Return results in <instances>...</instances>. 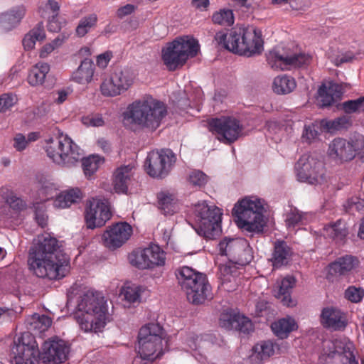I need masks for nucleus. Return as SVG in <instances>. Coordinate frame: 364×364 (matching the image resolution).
<instances>
[{
  "instance_id": "1",
  "label": "nucleus",
  "mask_w": 364,
  "mask_h": 364,
  "mask_svg": "<svg viewBox=\"0 0 364 364\" xmlns=\"http://www.w3.org/2000/svg\"><path fill=\"white\" fill-rule=\"evenodd\" d=\"M68 257L55 237L43 233L33 239L28 264L37 277L50 280L61 279L68 270Z\"/></svg>"
},
{
  "instance_id": "2",
  "label": "nucleus",
  "mask_w": 364,
  "mask_h": 364,
  "mask_svg": "<svg viewBox=\"0 0 364 364\" xmlns=\"http://www.w3.org/2000/svg\"><path fill=\"white\" fill-rule=\"evenodd\" d=\"M166 114V105L149 96L129 104L122 113V122L131 129L139 128L154 132L160 127Z\"/></svg>"
},
{
  "instance_id": "3",
  "label": "nucleus",
  "mask_w": 364,
  "mask_h": 364,
  "mask_svg": "<svg viewBox=\"0 0 364 364\" xmlns=\"http://www.w3.org/2000/svg\"><path fill=\"white\" fill-rule=\"evenodd\" d=\"M76 320L85 332L100 331L105 326L107 307L101 293L88 290L80 298Z\"/></svg>"
},
{
  "instance_id": "4",
  "label": "nucleus",
  "mask_w": 364,
  "mask_h": 364,
  "mask_svg": "<svg viewBox=\"0 0 364 364\" xmlns=\"http://www.w3.org/2000/svg\"><path fill=\"white\" fill-rule=\"evenodd\" d=\"M221 255L226 256L228 262L220 266V272L223 276V285L226 282H231V278L237 275L238 267L236 265L245 266L252 259V251L247 240L244 238L225 237L218 244Z\"/></svg>"
},
{
  "instance_id": "5",
  "label": "nucleus",
  "mask_w": 364,
  "mask_h": 364,
  "mask_svg": "<svg viewBox=\"0 0 364 364\" xmlns=\"http://www.w3.org/2000/svg\"><path fill=\"white\" fill-rule=\"evenodd\" d=\"M265 202L257 196H247L238 200L232 209V215L237 227L248 232L263 231L267 220L264 215Z\"/></svg>"
},
{
  "instance_id": "6",
  "label": "nucleus",
  "mask_w": 364,
  "mask_h": 364,
  "mask_svg": "<svg viewBox=\"0 0 364 364\" xmlns=\"http://www.w3.org/2000/svg\"><path fill=\"white\" fill-rule=\"evenodd\" d=\"M178 284L186 292L188 300L195 304L203 303L211 296L206 275L184 266L176 271Z\"/></svg>"
},
{
  "instance_id": "7",
  "label": "nucleus",
  "mask_w": 364,
  "mask_h": 364,
  "mask_svg": "<svg viewBox=\"0 0 364 364\" xmlns=\"http://www.w3.org/2000/svg\"><path fill=\"white\" fill-rule=\"evenodd\" d=\"M45 151L54 164L64 167L74 166L82 157L79 146L62 133L46 141Z\"/></svg>"
},
{
  "instance_id": "8",
  "label": "nucleus",
  "mask_w": 364,
  "mask_h": 364,
  "mask_svg": "<svg viewBox=\"0 0 364 364\" xmlns=\"http://www.w3.org/2000/svg\"><path fill=\"white\" fill-rule=\"evenodd\" d=\"M199 50L198 41L186 36L177 38L162 50V59L169 70L183 66L189 58L196 56Z\"/></svg>"
},
{
  "instance_id": "9",
  "label": "nucleus",
  "mask_w": 364,
  "mask_h": 364,
  "mask_svg": "<svg viewBox=\"0 0 364 364\" xmlns=\"http://www.w3.org/2000/svg\"><path fill=\"white\" fill-rule=\"evenodd\" d=\"M194 215L198 235L211 238L219 232L222 215L219 208L209 205L205 201L199 202L195 205Z\"/></svg>"
},
{
  "instance_id": "10",
  "label": "nucleus",
  "mask_w": 364,
  "mask_h": 364,
  "mask_svg": "<svg viewBox=\"0 0 364 364\" xmlns=\"http://www.w3.org/2000/svg\"><path fill=\"white\" fill-rule=\"evenodd\" d=\"M296 179L315 185L326 181V168L323 161L309 154L302 155L294 166Z\"/></svg>"
},
{
  "instance_id": "11",
  "label": "nucleus",
  "mask_w": 364,
  "mask_h": 364,
  "mask_svg": "<svg viewBox=\"0 0 364 364\" xmlns=\"http://www.w3.org/2000/svg\"><path fill=\"white\" fill-rule=\"evenodd\" d=\"M176 161V154L169 149L153 151L145 160L144 169L150 176L163 178L168 175Z\"/></svg>"
},
{
  "instance_id": "12",
  "label": "nucleus",
  "mask_w": 364,
  "mask_h": 364,
  "mask_svg": "<svg viewBox=\"0 0 364 364\" xmlns=\"http://www.w3.org/2000/svg\"><path fill=\"white\" fill-rule=\"evenodd\" d=\"M130 264L139 269H153L161 267L166 262V253L157 245L132 252L129 255Z\"/></svg>"
},
{
  "instance_id": "13",
  "label": "nucleus",
  "mask_w": 364,
  "mask_h": 364,
  "mask_svg": "<svg viewBox=\"0 0 364 364\" xmlns=\"http://www.w3.org/2000/svg\"><path fill=\"white\" fill-rule=\"evenodd\" d=\"M210 130L218 135L220 141L232 143L242 134V126L240 121L232 117L213 119L209 122Z\"/></svg>"
},
{
  "instance_id": "14",
  "label": "nucleus",
  "mask_w": 364,
  "mask_h": 364,
  "mask_svg": "<svg viewBox=\"0 0 364 364\" xmlns=\"http://www.w3.org/2000/svg\"><path fill=\"white\" fill-rule=\"evenodd\" d=\"M12 353V364H35L39 356L38 346L28 333L23 334L15 343Z\"/></svg>"
},
{
  "instance_id": "15",
  "label": "nucleus",
  "mask_w": 364,
  "mask_h": 364,
  "mask_svg": "<svg viewBox=\"0 0 364 364\" xmlns=\"http://www.w3.org/2000/svg\"><path fill=\"white\" fill-rule=\"evenodd\" d=\"M111 215L107 200L92 198L86 210V225L90 229L102 227L111 218Z\"/></svg>"
},
{
  "instance_id": "16",
  "label": "nucleus",
  "mask_w": 364,
  "mask_h": 364,
  "mask_svg": "<svg viewBox=\"0 0 364 364\" xmlns=\"http://www.w3.org/2000/svg\"><path fill=\"white\" fill-rule=\"evenodd\" d=\"M70 349L67 342L58 338H53L43 343L41 358L43 363H61L68 359Z\"/></svg>"
},
{
  "instance_id": "17",
  "label": "nucleus",
  "mask_w": 364,
  "mask_h": 364,
  "mask_svg": "<svg viewBox=\"0 0 364 364\" xmlns=\"http://www.w3.org/2000/svg\"><path fill=\"white\" fill-rule=\"evenodd\" d=\"M245 26H235L230 30H220L214 36L215 43L232 53L241 55Z\"/></svg>"
},
{
  "instance_id": "18",
  "label": "nucleus",
  "mask_w": 364,
  "mask_h": 364,
  "mask_svg": "<svg viewBox=\"0 0 364 364\" xmlns=\"http://www.w3.org/2000/svg\"><path fill=\"white\" fill-rule=\"evenodd\" d=\"M312 58L311 55L303 52L289 55L274 50V68H279L282 70L306 68L311 63Z\"/></svg>"
},
{
  "instance_id": "19",
  "label": "nucleus",
  "mask_w": 364,
  "mask_h": 364,
  "mask_svg": "<svg viewBox=\"0 0 364 364\" xmlns=\"http://www.w3.org/2000/svg\"><path fill=\"white\" fill-rule=\"evenodd\" d=\"M132 233V228L127 223H116L104 232V244L109 249L118 248L129 239Z\"/></svg>"
},
{
  "instance_id": "20",
  "label": "nucleus",
  "mask_w": 364,
  "mask_h": 364,
  "mask_svg": "<svg viewBox=\"0 0 364 364\" xmlns=\"http://www.w3.org/2000/svg\"><path fill=\"white\" fill-rule=\"evenodd\" d=\"M241 55L251 57L259 55L264 50L262 31L255 27H245Z\"/></svg>"
},
{
  "instance_id": "21",
  "label": "nucleus",
  "mask_w": 364,
  "mask_h": 364,
  "mask_svg": "<svg viewBox=\"0 0 364 364\" xmlns=\"http://www.w3.org/2000/svg\"><path fill=\"white\" fill-rule=\"evenodd\" d=\"M344 92L342 85L329 81L322 83L318 90V104L321 107L331 106L339 100Z\"/></svg>"
},
{
  "instance_id": "22",
  "label": "nucleus",
  "mask_w": 364,
  "mask_h": 364,
  "mask_svg": "<svg viewBox=\"0 0 364 364\" xmlns=\"http://www.w3.org/2000/svg\"><path fill=\"white\" fill-rule=\"evenodd\" d=\"M26 13V7L23 5L11 7L0 13V33H7L18 27Z\"/></svg>"
},
{
  "instance_id": "23",
  "label": "nucleus",
  "mask_w": 364,
  "mask_h": 364,
  "mask_svg": "<svg viewBox=\"0 0 364 364\" xmlns=\"http://www.w3.org/2000/svg\"><path fill=\"white\" fill-rule=\"evenodd\" d=\"M356 151L357 149L352 142L341 138L335 139L328 148V154L331 156L344 161L353 159Z\"/></svg>"
},
{
  "instance_id": "24",
  "label": "nucleus",
  "mask_w": 364,
  "mask_h": 364,
  "mask_svg": "<svg viewBox=\"0 0 364 364\" xmlns=\"http://www.w3.org/2000/svg\"><path fill=\"white\" fill-rule=\"evenodd\" d=\"M321 323L325 328L341 330L346 323L341 311L333 307L323 308L321 314Z\"/></svg>"
},
{
  "instance_id": "25",
  "label": "nucleus",
  "mask_w": 364,
  "mask_h": 364,
  "mask_svg": "<svg viewBox=\"0 0 364 364\" xmlns=\"http://www.w3.org/2000/svg\"><path fill=\"white\" fill-rule=\"evenodd\" d=\"M323 350L329 358H333L336 354H342L345 356L352 350H355V346L348 338L344 337L327 341L324 344Z\"/></svg>"
},
{
  "instance_id": "26",
  "label": "nucleus",
  "mask_w": 364,
  "mask_h": 364,
  "mask_svg": "<svg viewBox=\"0 0 364 364\" xmlns=\"http://www.w3.org/2000/svg\"><path fill=\"white\" fill-rule=\"evenodd\" d=\"M164 337L163 328L157 323H150L142 326L139 332L138 341H149L155 345L162 344Z\"/></svg>"
},
{
  "instance_id": "27",
  "label": "nucleus",
  "mask_w": 364,
  "mask_h": 364,
  "mask_svg": "<svg viewBox=\"0 0 364 364\" xmlns=\"http://www.w3.org/2000/svg\"><path fill=\"white\" fill-rule=\"evenodd\" d=\"M51 324L52 320L49 316L38 314L28 316L25 321L26 328L36 335H40L47 331Z\"/></svg>"
},
{
  "instance_id": "28",
  "label": "nucleus",
  "mask_w": 364,
  "mask_h": 364,
  "mask_svg": "<svg viewBox=\"0 0 364 364\" xmlns=\"http://www.w3.org/2000/svg\"><path fill=\"white\" fill-rule=\"evenodd\" d=\"M95 73V65L92 60L85 59L82 60L72 74L71 79L73 81L81 84L87 85L91 82Z\"/></svg>"
},
{
  "instance_id": "29",
  "label": "nucleus",
  "mask_w": 364,
  "mask_h": 364,
  "mask_svg": "<svg viewBox=\"0 0 364 364\" xmlns=\"http://www.w3.org/2000/svg\"><path fill=\"white\" fill-rule=\"evenodd\" d=\"M296 280L294 277L287 275L284 277L279 284L278 299L281 300L282 304L287 307L296 306V301L291 297L292 289L296 285Z\"/></svg>"
},
{
  "instance_id": "30",
  "label": "nucleus",
  "mask_w": 364,
  "mask_h": 364,
  "mask_svg": "<svg viewBox=\"0 0 364 364\" xmlns=\"http://www.w3.org/2000/svg\"><path fill=\"white\" fill-rule=\"evenodd\" d=\"M82 197V192L79 188H70L56 196L53 205L58 208H66L73 204L78 203Z\"/></svg>"
},
{
  "instance_id": "31",
  "label": "nucleus",
  "mask_w": 364,
  "mask_h": 364,
  "mask_svg": "<svg viewBox=\"0 0 364 364\" xmlns=\"http://www.w3.org/2000/svg\"><path fill=\"white\" fill-rule=\"evenodd\" d=\"M134 166L129 164L118 168L114 173L113 181L114 188L118 193H126L131 176H132V169Z\"/></svg>"
},
{
  "instance_id": "32",
  "label": "nucleus",
  "mask_w": 364,
  "mask_h": 364,
  "mask_svg": "<svg viewBox=\"0 0 364 364\" xmlns=\"http://www.w3.org/2000/svg\"><path fill=\"white\" fill-rule=\"evenodd\" d=\"M293 255L292 249L284 240L274 242V269L289 264Z\"/></svg>"
},
{
  "instance_id": "33",
  "label": "nucleus",
  "mask_w": 364,
  "mask_h": 364,
  "mask_svg": "<svg viewBox=\"0 0 364 364\" xmlns=\"http://www.w3.org/2000/svg\"><path fill=\"white\" fill-rule=\"evenodd\" d=\"M358 264V260L355 257L346 255L329 264V272L331 274L343 275L353 269Z\"/></svg>"
},
{
  "instance_id": "34",
  "label": "nucleus",
  "mask_w": 364,
  "mask_h": 364,
  "mask_svg": "<svg viewBox=\"0 0 364 364\" xmlns=\"http://www.w3.org/2000/svg\"><path fill=\"white\" fill-rule=\"evenodd\" d=\"M137 352L142 360L153 362L162 355V344L155 345L149 341H138Z\"/></svg>"
},
{
  "instance_id": "35",
  "label": "nucleus",
  "mask_w": 364,
  "mask_h": 364,
  "mask_svg": "<svg viewBox=\"0 0 364 364\" xmlns=\"http://www.w3.org/2000/svg\"><path fill=\"white\" fill-rule=\"evenodd\" d=\"M297 328L298 325L295 319L289 316L274 322V335L281 339L287 338L291 332Z\"/></svg>"
},
{
  "instance_id": "36",
  "label": "nucleus",
  "mask_w": 364,
  "mask_h": 364,
  "mask_svg": "<svg viewBox=\"0 0 364 364\" xmlns=\"http://www.w3.org/2000/svg\"><path fill=\"white\" fill-rule=\"evenodd\" d=\"M112 77L114 78L115 83H117L122 93L131 87L135 78L134 73L129 68L116 70L113 73Z\"/></svg>"
},
{
  "instance_id": "37",
  "label": "nucleus",
  "mask_w": 364,
  "mask_h": 364,
  "mask_svg": "<svg viewBox=\"0 0 364 364\" xmlns=\"http://www.w3.org/2000/svg\"><path fill=\"white\" fill-rule=\"evenodd\" d=\"M50 70V65L46 63H37L32 68L28 75V82L32 86L42 85Z\"/></svg>"
},
{
  "instance_id": "38",
  "label": "nucleus",
  "mask_w": 364,
  "mask_h": 364,
  "mask_svg": "<svg viewBox=\"0 0 364 364\" xmlns=\"http://www.w3.org/2000/svg\"><path fill=\"white\" fill-rule=\"evenodd\" d=\"M296 86V82L291 76L282 75L274 78V92L277 94H289L295 89Z\"/></svg>"
},
{
  "instance_id": "39",
  "label": "nucleus",
  "mask_w": 364,
  "mask_h": 364,
  "mask_svg": "<svg viewBox=\"0 0 364 364\" xmlns=\"http://www.w3.org/2000/svg\"><path fill=\"white\" fill-rule=\"evenodd\" d=\"M159 208L164 215H173L178 206L173 196L169 193H160L158 195Z\"/></svg>"
},
{
  "instance_id": "40",
  "label": "nucleus",
  "mask_w": 364,
  "mask_h": 364,
  "mask_svg": "<svg viewBox=\"0 0 364 364\" xmlns=\"http://www.w3.org/2000/svg\"><path fill=\"white\" fill-rule=\"evenodd\" d=\"M104 163V159L98 155H92L82 161V166L85 176L90 178Z\"/></svg>"
},
{
  "instance_id": "41",
  "label": "nucleus",
  "mask_w": 364,
  "mask_h": 364,
  "mask_svg": "<svg viewBox=\"0 0 364 364\" xmlns=\"http://www.w3.org/2000/svg\"><path fill=\"white\" fill-rule=\"evenodd\" d=\"M211 19L213 23L223 26H231L235 22L233 11L229 9H222L214 12Z\"/></svg>"
},
{
  "instance_id": "42",
  "label": "nucleus",
  "mask_w": 364,
  "mask_h": 364,
  "mask_svg": "<svg viewBox=\"0 0 364 364\" xmlns=\"http://www.w3.org/2000/svg\"><path fill=\"white\" fill-rule=\"evenodd\" d=\"M306 214L301 213L295 207H291L287 213L285 223L288 229H294L296 226L304 224Z\"/></svg>"
},
{
  "instance_id": "43",
  "label": "nucleus",
  "mask_w": 364,
  "mask_h": 364,
  "mask_svg": "<svg viewBox=\"0 0 364 364\" xmlns=\"http://www.w3.org/2000/svg\"><path fill=\"white\" fill-rule=\"evenodd\" d=\"M97 21V16L95 14H92L82 18L75 29L77 36L79 37L85 36L96 26Z\"/></svg>"
},
{
  "instance_id": "44",
  "label": "nucleus",
  "mask_w": 364,
  "mask_h": 364,
  "mask_svg": "<svg viewBox=\"0 0 364 364\" xmlns=\"http://www.w3.org/2000/svg\"><path fill=\"white\" fill-rule=\"evenodd\" d=\"M141 291L142 288L140 286L127 284L122 288L121 294L126 301L129 304H135L140 301Z\"/></svg>"
},
{
  "instance_id": "45",
  "label": "nucleus",
  "mask_w": 364,
  "mask_h": 364,
  "mask_svg": "<svg viewBox=\"0 0 364 364\" xmlns=\"http://www.w3.org/2000/svg\"><path fill=\"white\" fill-rule=\"evenodd\" d=\"M40 184L39 194L43 197V200H49L56 195L58 186L55 183L52 181L51 179L46 178L41 179Z\"/></svg>"
},
{
  "instance_id": "46",
  "label": "nucleus",
  "mask_w": 364,
  "mask_h": 364,
  "mask_svg": "<svg viewBox=\"0 0 364 364\" xmlns=\"http://www.w3.org/2000/svg\"><path fill=\"white\" fill-rule=\"evenodd\" d=\"M341 225L342 222L338 220L335 223L325 226L323 234L333 239L342 240L346 235V230Z\"/></svg>"
},
{
  "instance_id": "47",
  "label": "nucleus",
  "mask_w": 364,
  "mask_h": 364,
  "mask_svg": "<svg viewBox=\"0 0 364 364\" xmlns=\"http://www.w3.org/2000/svg\"><path fill=\"white\" fill-rule=\"evenodd\" d=\"M100 90L102 94L107 97H116L122 93L120 88L115 83L114 78L112 76L102 82Z\"/></svg>"
},
{
  "instance_id": "48",
  "label": "nucleus",
  "mask_w": 364,
  "mask_h": 364,
  "mask_svg": "<svg viewBox=\"0 0 364 364\" xmlns=\"http://www.w3.org/2000/svg\"><path fill=\"white\" fill-rule=\"evenodd\" d=\"M253 350L257 358L262 360H266L273 353V342L271 341H262L255 345Z\"/></svg>"
},
{
  "instance_id": "49",
  "label": "nucleus",
  "mask_w": 364,
  "mask_h": 364,
  "mask_svg": "<svg viewBox=\"0 0 364 364\" xmlns=\"http://www.w3.org/2000/svg\"><path fill=\"white\" fill-rule=\"evenodd\" d=\"M349 119L346 117H341L333 120L323 121L321 126L329 132L346 128L349 125Z\"/></svg>"
},
{
  "instance_id": "50",
  "label": "nucleus",
  "mask_w": 364,
  "mask_h": 364,
  "mask_svg": "<svg viewBox=\"0 0 364 364\" xmlns=\"http://www.w3.org/2000/svg\"><path fill=\"white\" fill-rule=\"evenodd\" d=\"M342 109L347 114L364 112V97L344 102L342 104Z\"/></svg>"
},
{
  "instance_id": "51",
  "label": "nucleus",
  "mask_w": 364,
  "mask_h": 364,
  "mask_svg": "<svg viewBox=\"0 0 364 364\" xmlns=\"http://www.w3.org/2000/svg\"><path fill=\"white\" fill-rule=\"evenodd\" d=\"M234 329L244 334H250L254 331V325L247 316L237 314V320H236Z\"/></svg>"
},
{
  "instance_id": "52",
  "label": "nucleus",
  "mask_w": 364,
  "mask_h": 364,
  "mask_svg": "<svg viewBox=\"0 0 364 364\" xmlns=\"http://www.w3.org/2000/svg\"><path fill=\"white\" fill-rule=\"evenodd\" d=\"M272 304L264 299H259L255 305V315L258 317L271 318Z\"/></svg>"
},
{
  "instance_id": "53",
  "label": "nucleus",
  "mask_w": 364,
  "mask_h": 364,
  "mask_svg": "<svg viewBox=\"0 0 364 364\" xmlns=\"http://www.w3.org/2000/svg\"><path fill=\"white\" fill-rule=\"evenodd\" d=\"M236 320H237V314L225 311L220 314L219 324L222 328L232 330L235 328Z\"/></svg>"
},
{
  "instance_id": "54",
  "label": "nucleus",
  "mask_w": 364,
  "mask_h": 364,
  "mask_svg": "<svg viewBox=\"0 0 364 364\" xmlns=\"http://www.w3.org/2000/svg\"><path fill=\"white\" fill-rule=\"evenodd\" d=\"M208 177L203 172L199 170L193 171L188 177L190 183L196 187H201L208 181Z\"/></svg>"
},
{
  "instance_id": "55",
  "label": "nucleus",
  "mask_w": 364,
  "mask_h": 364,
  "mask_svg": "<svg viewBox=\"0 0 364 364\" xmlns=\"http://www.w3.org/2000/svg\"><path fill=\"white\" fill-rule=\"evenodd\" d=\"M363 296V289L360 288H356L353 286L349 287L345 291V297L353 303L360 302Z\"/></svg>"
},
{
  "instance_id": "56",
  "label": "nucleus",
  "mask_w": 364,
  "mask_h": 364,
  "mask_svg": "<svg viewBox=\"0 0 364 364\" xmlns=\"http://www.w3.org/2000/svg\"><path fill=\"white\" fill-rule=\"evenodd\" d=\"M346 211L353 213L354 210L363 211L364 210V200L359 198H351L347 201L345 206Z\"/></svg>"
},
{
  "instance_id": "57",
  "label": "nucleus",
  "mask_w": 364,
  "mask_h": 364,
  "mask_svg": "<svg viewBox=\"0 0 364 364\" xmlns=\"http://www.w3.org/2000/svg\"><path fill=\"white\" fill-rule=\"evenodd\" d=\"M318 125L313 123L305 125L302 137L308 142H311L318 135Z\"/></svg>"
},
{
  "instance_id": "58",
  "label": "nucleus",
  "mask_w": 364,
  "mask_h": 364,
  "mask_svg": "<svg viewBox=\"0 0 364 364\" xmlns=\"http://www.w3.org/2000/svg\"><path fill=\"white\" fill-rule=\"evenodd\" d=\"M6 201L14 209L21 210L26 207V203L13 192L8 194Z\"/></svg>"
},
{
  "instance_id": "59",
  "label": "nucleus",
  "mask_w": 364,
  "mask_h": 364,
  "mask_svg": "<svg viewBox=\"0 0 364 364\" xmlns=\"http://www.w3.org/2000/svg\"><path fill=\"white\" fill-rule=\"evenodd\" d=\"M16 97L10 94H4L0 97V112L10 109L16 103Z\"/></svg>"
},
{
  "instance_id": "60",
  "label": "nucleus",
  "mask_w": 364,
  "mask_h": 364,
  "mask_svg": "<svg viewBox=\"0 0 364 364\" xmlns=\"http://www.w3.org/2000/svg\"><path fill=\"white\" fill-rule=\"evenodd\" d=\"M113 57L112 52L108 50L103 53L100 54L97 56L96 63L97 65L102 68L105 69L107 67L109 61Z\"/></svg>"
},
{
  "instance_id": "61",
  "label": "nucleus",
  "mask_w": 364,
  "mask_h": 364,
  "mask_svg": "<svg viewBox=\"0 0 364 364\" xmlns=\"http://www.w3.org/2000/svg\"><path fill=\"white\" fill-rule=\"evenodd\" d=\"M83 124L92 127H101L104 124V120L101 115L95 114L88 116L82 119Z\"/></svg>"
},
{
  "instance_id": "62",
  "label": "nucleus",
  "mask_w": 364,
  "mask_h": 364,
  "mask_svg": "<svg viewBox=\"0 0 364 364\" xmlns=\"http://www.w3.org/2000/svg\"><path fill=\"white\" fill-rule=\"evenodd\" d=\"M28 33L37 41H41L46 38V33L42 23H38Z\"/></svg>"
},
{
  "instance_id": "63",
  "label": "nucleus",
  "mask_w": 364,
  "mask_h": 364,
  "mask_svg": "<svg viewBox=\"0 0 364 364\" xmlns=\"http://www.w3.org/2000/svg\"><path fill=\"white\" fill-rule=\"evenodd\" d=\"M14 146L17 151H23L26 149L28 144V141L25 136L21 133H18L14 138Z\"/></svg>"
},
{
  "instance_id": "64",
  "label": "nucleus",
  "mask_w": 364,
  "mask_h": 364,
  "mask_svg": "<svg viewBox=\"0 0 364 364\" xmlns=\"http://www.w3.org/2000/svg\"><path fill=\"white\" fill-rule=\"evenodd\" d=\"M289 6L292 10L305 11L309 7L307 0H290Z\"/></svg>"
}]
</instances>
